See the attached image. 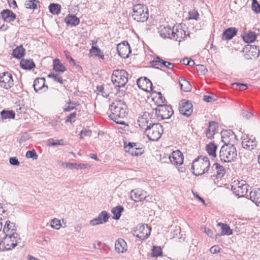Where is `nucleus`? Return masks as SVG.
Instances as JSON below:
<instances>
[{"label":"nucleus","instance_id":"f257e3e1","mask_svg":"<svg viewBox=\"0 0 260 260\" xmlns=\"http://www.w3.org/2000/svg\"><path fill=\"white\" fill-rule=\"evenodd\" d=\"M109 110L111 113L110 118L116 123L125 125V122L122 120L128 114V109L126 103L122 100H116L110 106Z\"/></svg>","mask_w":260,"mask_h":260},{"label":"nucleus","instance_id":"f03ea898","mask_svg":"<svg viewBox=\"0 0 260 260\" xmlns=\"http://www.w3.org/2000/svg\"><path fill=\"white\" fill-rule=\"evenodd\" d=\"M210 167L209 158L207 156H200L192 161L191 169L193 174L198 176L207 172Z\"/></svg>","mask_w":260,"mask_h":260},{"label":"nucleus","instance_id":"7ed1b4c3","mask_svg":"<svg viewBox=\"0 0 260 260\" xmlns=\"http://www.w3.org/2000/svg\"><path fill=\"white\" fill-rule=\"evenodd\" d=\"M132 17L137 22H144L147 21L149 17L147 7L143 4L135 5L133 7Z\"/></svg>","mask_w":260,"mask_h":260},{"label":"nucleus","instance_id":"20e7f679","mask_svg":"<svg viewBox=\"0 0 260 260\" xmlns=\"http://www.w3.org/2000/svg\"><path fill=\"white\" fill-rule=\"evenodd\" d=\"M149 126L145 128V134L150 140L157 141L162 134V126L158 123L153 122H150Z\"/></svg>","mask_w":260,"mask_h":260},{"label":"nucleus","instance_id":"39448f33","mask_svg":"<svg viewBox=\"0 0 260 260\" xmlns=\"http://www.w3.org/2000/svg\"><path fill=\"white\" fill-rule=\"evenodd\" d=\"M237 151L234 145H224L220 149L219 157L221 161L231 162L236 158Z\"/></svg>","mask_w":260,"mask_h":260},{"label":"nucleus","instance_id":"423d86ee","mask_svg":"<svg viewBox=\"0 0 260 260\" xmlns=\"http://www.w3.org/2000/svg\"><path fill=\"white\" fill-rule=\"evenodd\" d=\"M19 236L5 235L0 242V250L9 251L14 249L20 241Z\"/></svg>","mask_w":260,"mask_h":260},{"label":"nucleus","instance_id":"0eeeda50","mask_svg":"<svg viewBox=\"0 0 260 260\" xmlns=\"http://www.w3.org/2000/svg\"><path fill=\"white\" fill-rule=\"evenodd\" d=\"M111 80L116 86H124L128 81V74L124 70H116L113 72Z\"/></svg>","mask_w":260,"mask_h":260},{"label":"nucleus","instance_id":"6e6552de","mask_svg":"<svg viewBox=\"0 0 260 260\" xmlns=\"http://www.w3.org/2000/svg\"><path fill=\"white\" fill-rule=\"evenodd\" d=\"M231 189L235 195L243 197L248 191V185L245 180H235L231 185Z\"/></svg>","mask_w":260,"mask_h":260},{"label":"nucleus","instance_id":"1a4fd4ad","mask_svg":"<svg viewBox=\"0 0 260 260\" xmlns=\"http://www.w3.org/2000/svg\"><path fill=\"white\" fill-rule=\"evenodd\" d=\"M156 116L159 120L169 119L173 114V110L170 106L159 105L155 109Z\"/></svg>","mask_w":260,"mask_h":260},{"label":"nucleus","instance_id":"9d476101","mask_svg":"<svg viewBox=\"0 0 260 260\" xmlns=\"http://www.w3.org/2000/svg\"><path fill=\"white\" fill-rule=\"evenodd\" d=\"M241 139L242 146L246 150H252L257 146V142L256 141L255 138L252 135H243Z\"/></svg>","mask_w":260,"mask_h":260},{"label":"nucleus","instance_id":"9b49d317","mask_svg":"<svg viewBox=\"0 0 260 260\" xmlns=\"http://www.w3.org/2000/svg\"><path fill=\"white\" fill-rule=\"evenodd\" d=\"M14 85L12 75L9 72L0 74V86L6 89L12 88Z\"/></svg>","mask_w":260,"mask_h":260},{"label":"nucleus","instance_id":"f8f14e48","mask_svg":"<svg viewBox=\"0 0 260 260\" xmlns=\"http://www.w3.org/2000/svg\"><path fill=\"white\" fill-rule=\"evenodd\" d=\"M179 111L181 114L186 117L189 116L193 111L192 105L188 101L183 100L179 105Z\"/></svg>","mask_w":260,"mask_h":260},{"label":"nucleus","instance_id":"ddd939ff","mask_svg":"<svg viewBox=\"0 0 260 260\" xmlns=\"http://www.w3.org/2000/svg\"><path fill=\"white\" fill-rule=\"evenodd\" d=\"M151 230L147 224H139L135 231L136 236L142 239H147L150 234Z\"/></svg>","mask_w":260,"mask_h":260},{"label":"nucleus","instance_id":"4468645a","mask_svg":"<svg viewBox=\"0 0 260 260\" xmlns=\"http://www.w3.org/2000/svg\"><path fill=\"white\" fill-rule=\"evenodd\" d=\"M3 233L5 235L19 236L17 233V228L15 223L10 220L5 221V224L3 229Z\"/></svg>","mask_w":260,"mask_h":260},{"label":"nucleus","instance_id":"2eb2a0df","mask_svg":"<svg viewBox=\"0 0 260 260\" xmlns=\"http://www.w3.org/2000/svg\"><path fill=\"white\" fill-rule=\"evenodd\" d=\"M124 149L126 152L132 155L139 156L143 153L142 149L138 147V144L136 143L129 142L127 145L125 143Z\"/></svg>","mask_w":260,"mask_h":260},{"label":"nucleus","instance_id":"dca6fc26","mask_svg":"<svg viewBox=\"0 0 260 260\" xmlns=\"http://www.w3.org/2000/svg\"><path fill=\"white\" fill-rule=\"evenodd\" d=\"M130 196L132 200L138 202L145 200L147 197V193L141 189L137 188L131 191Z\"/></svg>","mask_w":260,"mask_h":260},{"label":"nucleus","instance_id":"f3484780","mask_svg":"<svg viewBox=\"0 0 260 260\" xmlns=\"http://www.w3.org/2000/svg\"><path fill=\"white\" fill-rule=\"evenodd\" d=\"M117 50L119 56L123 58L127 57L131 52L130 46L127 42L118 44Z\"/></svg>","mask_w":260,"mask_h":260},{"label":"nucleus","instance_id":"a211bd4d","mask_svg":"<svg viewBox=\"0 0 260 260\" xmlns=\"http://www.w3.org/2000/svg\"><path fill=\"white\" fill-rule=\"evenodd\" d=\"M149 112H145L139 117L138 120V123L139 126L142 128H146L149 127V124L152 122L150 120L151 117Z\"/></svg>","mask_w":260,"mask_h":260},{"label":"nucleus","instance_id":"6ab92c4d","mask_svg":"<svg viewBox=\"0 0 260 260\" xmlns=\"http://www.w3.org/2000/svg\"><path fill=\"white\" fill-rule=\"evenodd\" d=\"M185 36V31L181 28L180 25L174 26L173 33L172 37H171V39L180 42L182 39H184Z\"/></svg>","mask_w":260,"mask_h":260},{"label":"nucleus","instance_id":"aec40b11","mask_svg":"<svg viewBox=\"0 0 260 260\" xmlns=\"http://www.w3.org/2000/svg\"><path fill=\"white\" fill-rule=\"evenodd\" d=\"M169 159L172 164L176 166L181 165L183 162V155L179 150L173 151Z\"/></svg>","mask_w":260,"mask_h":260},{"label":"nucleus","instance_id":"412c9836","mask_svg":"<svg viewBox=\"0 0 260 260\" xmlns=\"http://www.w3.org/2000/svg\"><path fill=\"white\" fill-rule=\"evenodd\" d=\"M1 15L4 21L7 22L14 21L16 18V15L11 10L6 9L1 12Z\"/></svg>","mask_w":260,"mask_h":260},{"label":"nucleus","instance_id":"4be33fe9","mask_svg":"<svg viewBox=\"0 0 260 260\" xmlns=\"http://www.w3.org/2000/svg\"><path fill=\"white\" fill-rule=\"evenodd\" d=\"M250 199L256 206H260V188H253L250 192Z\"/></svg>","mask_w":260,"mask_h":260},{"label":"nucleus","instance_id":"5701e85b","mask_svg":"<svg viewBox=\"0 0 260 260\" xmlns=\"http://www.w3.org/2000/svg\"><path fill=\"white\" fill-rule=\"evenodd\" d=\"M236 136L232 132H223L221 133L222 141L224 145H233L231 143V141L234 139Z\"/></svg>","mask_w":260,"mask_h":260},{"label":"nucleus","instance_id":"b1692460","mask_svg":"<svg viewBox=\"0 0 260 260\" xmlns=\"http://www.w3.org/2000/svg\"><path fill=\"white\" fill-rule=\"evenodd\" d=\"M115 249L118 253H123L127 250L126 242L121 238L118 239L115 243Z\"/></svg>","mask_w":260,"mask_h":260},{"label":"nucleus","instance_id":"393cba45","mask_svg":"<svg viewBox=\"0 0 260 260\" xmlns=\"http://www.w3.org/2000/svg\"><path fill=\"white\" fill-rule=\"evenodd\" d=\"M33 86L35 90L39 92L43 88H48L47 85H45V79L44 78L36 79L34 82Z\"/></svg>","mask_w":260,"mask_h":260},{"label":"nucleus","instance_id":"a878e982","mask_svg":"<svg viewBox=\"0 0 260 260\" xmlns=\"http://www.w3.org/2000/svg\"><path fill=\"white\" fill-rule=\"evenodd\" d=\"M242 37L245 42L251 43L256 40L257 35L255 32L248 31L244 32Z\"/></svg>","mask_w":260,"mask_h":260},{"label":"nucleus","instance_id":"bb28decb","mask_svg":"<svg viewBox=\"0 0 260 260\" xmlns=\"http://www.w3.org/2000/svg\"><path fill=\"white\" fill-rule=\"evenodd\" d=\"M237 30L234 27L226 29L222 34L223 40H229L232 39L237 34Z\"/></svg>","mask_w":260,"mask_h":260},{"label":"nucleus","instance_id":"cd10ccee","mask_svg":"<svg viewBox=\"0 0 260 260\" xmlns=\"http://www.w3.org/2000/svg\"><path fill=\"white\" fill-rule=\"evenodd\" d=\"M65 22L68 25L73 26L77 25L80 22V20L74 15H69L66 17Z\"/></svg>","mask_w":260,"mask_h":260},{"label":"nucleus","instance_id":"c85d7f7f","mask_svg":"<svg viewBox=\"0 0 260 260\" xmlns=\"http://www.w3.org/2000/svg\"><path fill=\"white\" fill-rule=\"evenodd\" d=\"M213 167L215 168V172L217 179H221L225 174V169L219 164L215 163Z\"/></svg>","mask_w":260,"mask_h":260},{"label":"nucleus","instance_id":"c756f323","mask_svg":"<svg viewBox=\"0 0 260 260\" xmlns=\"http://www.w3.org/2000/svg\"><path fill=\"white\" fill-rule=\"evenodd\" d=\"M245 49L248 50V55L250 56V58L251 57H257L259 55V49L256 46L249 45L246 47Z\"/></svg>","mask_w":260,"mask_h":260},{"label":"nucleus","instance_id":"7c9ffc66","mask_svg":"<svg viewBox=\"0 0 260 260\" xmlns=\"http://www.w3.org/2000/svg\"><path fill=\"white\" fill-rule=\"evenodd\" d=\"M217 148V145L214 143V142H212L207 145L206 151L209 155L215 157L216 156V151Z\"/></svg>","mask_w":260,"mask_h":260},{"label":"nucleus","instance_id":"2f4dec72","mask_svg":"<svg viewBox=\"0 0 260 260\" xmlns=\"http://www.w3.org/2000/svg\"><path fill=\"white\" fill-rule=\"evenodd\" d=\"M20 66L23 69L31 70L35 67V64L32 59H22L20 61Z\"/></svg>","mask_w":260,"mask_h":260},{"label":"nucleus","instance_id":"473e14b6","mask_svg":"<svg viewBox=\"0 0 260 260\" xmlns=\"http://www.w3.org/2000/svg\"><path fill=\"white\" fill-rule=\"evenodd\" d=\"M173 33V28L170 26L164 27L161 30L160 35L164 38H168L171 39Z\"/></svg>","mask_w":260,"mask_h":260},{"label":"nucleus","instance_id":"72a5a7b5","mask_svg":"<svg viewBox=\"0 0 260 260\" xmlns=\"http://www.w3.org/2000/svg\"><path fill=\"white\" fill-rule=\"evenodd\" d=\"M123 210V207L120 205L113 208L111 210V212L113 214V218L116 220L119 219L121 216V213Z\"/></svg>","mask_w":260,"mask_h":260},{"label":"nucleus","instance_id":"f704fd0d","mask_svg":"<svg viewBox=\"0 0 260 260\" xmlns=\"http://www.w3.org/2000/svg\"><path fill=\"white\" fill-rule=\"evenodd\" d=\"M25 49L20 45L13 50L12 55L16 58H21L24 55Z\"/></svg>","mask_w":260,"mask_h":260},{"label":"nucleus","instance_id":"c9c22d12","mask_svg":"<svg viewBox=\"0 0 260 260\" xmlns=\"http://www.w3.org/2000/svg\"><path fill=\"white\" fill-rule=\"evenodd\" d=\"M217 225L220 226L221 233L220 235L221 236L230 235L232 234V230L230 228L229 226H228L227 224L222 223H219L217 224Z\"/></svg>","mask_w":260,"mask_h":260},{"label":"nucleus","instance_id":"e433bc0d","mask_svg":"<svg viewBox=\"0 0 260 260\" xmlns=\"http://www.w3.org/2000/svg\"><path fill=\"white\" fill-rule=\"evenodd\" d=\"M53 69L58 72L63 73L66 70L65 67L61 64L59 59H55L53 61Z\"/></svg>","mask_w":260,"mask_h":260},{"label":"nucleus","instance_id":"4c0bfd02","mask_svg":"<svg viewBox=\"0 0 260 260\" xmlns=\"http://www.w3.org/2000/svg\"><path fill=\"white\" fill-rule=\"evenodd\" d=\"M50 12L53 15H58L61 10V6L57 4L52 3L49 6Z\"/></svg>","mask_w":260,"mask_h":260},{"label":"nucleus","instance_id":"58836bf2","mask_svg":"<svg viewBox=\"0 0 260 260\" xmlns=\"http://www.w3.org/2000/svg\"><path fill=\"white\" fill-rule=\"evenodd\" d=\"M2 119H7L13 118L14 119L15 116V113L13 111H9L6 110H3L1 113Z\"/></svg>","mask_w":260,"mask_h":260},{"label":"nucleus","instance_id":"ea45409f","mask_svg":"<svg viewBox=\"0 0 260 260\" xmlns=\"http://www.w3.org/2000/svg\"><path fill=\"white\" fill-rule=\"evenodd\" d=\"M180 88L182 90L187 92L190 90L191 85L190 83L186 80L183 79L179 82Z\"/></svg>","mask_w":260,"mask_h":260},{"label":"nucleus","instance_id":"a19ab883","mask_svg":"<svg viewBox=\"0 0 260 260\" xmlns=\"http://www.w3.org/2000/svg\"><path fill=\"white\" fill-rule=\"evenodd\" d=\"M48 77L50 78L53 79V80L60 84H63V83L66 81V80H63L62 77L59 73L56 74H50L48 75Z\"/></svg>","mask_w":260,"mask_h":260},{"label":"nucleus","instance_id":"79ce46f5","mask_svg":"<svg viewBox=\"0 0 260 260\" xmlns=\"http://www.w3.org/2000/svg\"><path fill=\"white\" fill-rule=\"evenodd\" d=\"M48 145L50 146H57L58 145H64V141L62 139L60 140H54L53 139H50L48 141Z\"/></svg>","mask_w":260,"mask_h":260},{"label":"nucleus","instance_id":"37998d69","mask_svg":"<svg viewBox=\"0 0 260 260\" xmlns=\"http://www.w3.org/2000/svg\"><path fill=\"white\" fill-rule=\"evenodd\" d=\"M39 3V2L37 0H31L26 1L25 4V6L27 9H35L37 8V5Z\"/></svg>","mask_w":260,"mask_h":260},{"label":"nucleus","instance_id":"c03bdc74","mask_svg":"<svg viewBox=\"0 0 260 260\" xmlns=\"http://www.w3.org/2000/svg\"><path fill=\"white\" fill-rule=\"evenodd\" d=\"M151 63L152 66L155 67L156 68H158V67H156V66H159L161 67L162 64L166 63V61L162 59L159 56H156L154 58L153 61H152Z\"/></svg>","mask_w":260,"mask_h":260},{"label":"nucleus","instance_id":"a18cd8bd","mask_svg":"<svg viewBox=\"0 0 260 260\" xmlns=\"http://www.w3.org/2000/svg\"><path fill=\"white\" fill-rule=\"evenodd\" d=\"M162 249L160 246H154L152 249V256L158 257L162 255Z\"/></svg>","mask_w":260,"mask_h":260},{"label":"nucleus","instance_id":"49530a36","mask_svg":"<svg viewBox=\"0 0 260 260\" xmlns=\"http://www.w3.org/2000/svg\"><path fill=\"white\" fill-rule=\"evenodd\" d=\"M77 105V103L72 102L69 100V102L67 103L63 111L65 112H70V111L74 109Z\"/></svg>","mask_w":260,"mask_h":260},{"label":"nucleus","instance_id":"de8ad7c7","mask_svg":"<svg viewBox=\"0 0 260 260\" xmlns=\"http://www.w3.org/2000/svg\"><path fill=\"white\" fill-rule=\"evenodd\" d=\"M252 10L256 13H260V5L257 0H252Z\"/></svg>","mask_w":260,"mask_h":260},{"label":"nucleus","instance_id":"09e8293b","mask_svg":"<svg viewBox=\"0 0 260 260\" xmlns=\"http://www.w3.org/2000/svg\"><path fill=\"white\" fill-rule=\"evenodd\" d=\"M51 227L53 229L58 230L61 226L60 221L57 218H54L51 222Z\"/></svg>","mask_w":260,"mask_h":260},{"label":"nucleus","instance_id":"8fccbe9b","mask_svg":"<svg viewBox=\"0 0 260 260\" xmlns=\"http://www.w3.org/2000/svg\"><path fill=\"white\" fill-rule=\"evenodd\" d=\"M25 156L27 158H32L33 160H36L38 158V155L35 150L27 151Z\"/></svg>","mask_w":260,"mask_h":260},{"label":"nucleus","instance_id":"3c124183","mask_svg":"<svg viewBox=\"0 0 260 260\" xmlns=\"http://www.w3.org/2000/svg\"><path fill=\"white\" fill-rule=\"evenodd\" d=\"M90 53L96 56H98L102 52L101 50L97 47L92 46L91 48L89 50Z\"/></svg>","mask_w":260,"mask_h":260},{"label":"nucleus","instance_id":"603ef678","mask_svg":"<svg viewBox=\"0 0 260 260\" xmlns=\"http://www.w3.org/2000/svg\"><path fill=\"white\" fill-rule=\"evenodd\" d=\"M143 81L145 82L146 86H147V88L146 89H145V90H146L147 91H152L153 89V88H152L153 85H152V83H151V82L150 81V80H149L147 78L145 77ZM143 89L144 90V89Z\"/></svg>","mask_w":260,"mask_h":260},{"label":"nucleus","instance_id":"864d4df0","mask_svg":"<svg viewBox=\"0 0 260 260\" xmlns=\"http://www.w3.org/2000/svg\"><path fill=\"white\" fill-rule=\"evenodd\" d=\"M103 221H102V219L101 218V217H100L99 215L97 218H95L93 219L92 220H91L90 221V224L92 225H95L99 224H103Z\"/></svg>","mask_w":260,"mask_h":260},{"label":"nucleus","instance_id":"5fc2aeb1","mask_svg":"<svg viewBox=\"0 0 260 260\" xmlns=\"http://www.w3.org/2000/svg\"><path fill=\"white\" fill-rule=\"evenodd\" d=\"M196 69L198 72H200L202 75H205L207 72L206 68L202 64H198L196 66Z\"/></svg>","mask_w":260,"mask_h":260},{"label":"nucleus","instance_id":"6e6d98bb","mask_svg":"<svg viewBox=\"0 0 260 260\" xmlns=\"http://www.w3.org/2000/svg\"><path fill=\"white\" fill-rule=\"evenodd\" d=\"M232 85L233 88H234L235 86H237V87H239V90H245L247 87V86L246 84L238 82L233 83L232 84Z\"/></svg>","mask_w":260,"mask_h":260},{"label":"nucleus","instance_id":"4d7b16f0","mask_svg":"<svg viewBox=\"0 0 260 260\" xmlns=\"http://www.w3.org/2000/svg\"><path fill=\"white\" fill-rule=\"evenodd\" d=\"M97 91L98 92V94H101L105 98H107L109 95V94L105 91L104 87L102 86L97 87Z\"/></svg>","mask_w":260,"mask_h":260},{"label":"nucleus","instance_id":"13d9d810","mask_svg":"<svg viewBox=\"0 0 260 260\" xmlns=\"http://www.w3.org/2000/svg\"><path fill=\"white\" fill-rule=\"evenodd\" d=\"M199 14L198 12L194 10H192L189 12V18L191 19L198 20Z\"/></svg>","mask_w":260,"mask_h":260},{"label":"nucleus","instance_id":"bf43d9fd","mask_svg":"<svg viewBox=\"0 0 260 260\" xmlns=\"http://www.w3.org/2000/svg\"><path fill=\"white\" fill-rule=\"evenodd\" d=\"M99 215L101 217L103 223H105L108 220L109 216L107 212L102 211Z\"/></svg>","mask_w":260,"mask_h":260},{"label":"nucleus","instance_id":"052dcab7","mask_svg":"<svg viewBox=\"0 0 260 260\" xmlns=\"http://www.w3.org/2000/svg\"><path fill=\"white\" fill-rule=\"evenodd\" d=\"M76 113L73 112L70 114L67 118L66 120V122H69L72 123V122L75 121V120H73L76 118Z\"/></svg>","mask_w":260,"mask_h":260},{"label":"nucleus","instance_id":"680f3d73","mask_svg":"<svg viewBox=\"0 0 260 260\" xmlns=\"http://www.w3.org/2000/svg\"><path fill=\"white\" fill-rule=\"evenodd\" d=\"M9 162L11 165L15 166H18L20 164V162L18 161V159L15 157L10 158Z\"/></svg>","mask_w":260,"mask_h":260},{"label":"nucleus","instance_id":"e2e57ef3","mask_svg":"<svg viewBox=\"0 0 260 260\" xmlns=\"http://www.w3.org/2000/svg\"><path fill=\"white\" fill-rule=\"evenodd\" d=\"M180 228H179V229H176V230H175L174 231L173 233V236H172V238H173V239H176H176H179V240H178V241H179V242H181V241L180 240L181 238H180V237H178V236H178V234H179V235H180Z\"/></svg>","mask_w":260,"mask_h":260},{"label":"nucleus","instance_id":"0e129e2a","mask_svg":"<svg viewBox=\"0 0 260 260\" xmlns=\"http://www.w3.org/2000/svg\"><path fill=\"white\" fill-rule=\"evenodd\" d=\"M220 248L218 245H214L210 248V251L211 253L215 254L220 251Z\"/></svg>","mask_w":260,"mask_h":260},{"label":"nucleus","instance_id":"69168bd1","mask_svg":"<svg viewBox=\"0 0 260 260\" xmlns=\"http://www.w3.org/2000/svg\"><path fill=\"white\" fill-rule=\"evenodd\" d=\"M242 114L243 117L246 119H249L252 116L251 113L245 110L242 111Z\"/></svg>","mask_w":260,"mask_h":260},{"label":"nucleus","instance_id":"338daca9","mask_svg":"<svg viewBox=\"0 0 260 260\" xmlns=\"http://www.w3.org/2000/svg\"><path fill=\"white\" fill-rule=\"evenodd\" d=\"M202 230L206 233L209 237H212L213 236V232L209 228H207L206 227H203L202 228Z\"/></svg>","mask_w":260,"mask_h":260},{"label":"nucleus","instance_id":"774afa93","mask_svg":"<svg viewBox=\"0 0 260 260\" xmlns=\"http://www.w3.org/2000/svg\"><path fill=\"white\" fill-rule=\"evenodd\" d=\"M91 134V132L90 130H82L80 132V137L82 138L84 136H90Z\"/></svg>","mask_w":260,"mask_h":260}]
</instances>
